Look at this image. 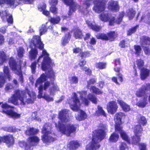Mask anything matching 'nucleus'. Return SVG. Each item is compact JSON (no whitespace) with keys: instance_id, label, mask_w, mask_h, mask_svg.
<instances>
[{"instance_id":"obj_1","label":"nucleus","mask_w":150,"mask_h":150,"mask_svg":"<svg viewBox=\"0 0 150 150\" xmlns=\"http://www.w3.org/2000/svg\"><path fill=\"white\" fill-rule=\"evenodd\" d=\"M36 98V95L33 91L29 90L27 88L25 91L17 90L15 91L14 94L8 99V102L15 105L20 104L23 105L26 103H32Z\"/></svg>"},{"instance_id":"obj_2","label":"nucleus","mask_w":150,"mask_h":150,"mask_svg":"<svg viewBox=\"0 0 150 150\" xmlns=\"http://www.w3.org/2000/svg\"><path fill=\"white\" fill-rule=\"evenodd\" d=\"M107 127V125L101 124L100 125V129L93 132L92 141L87 145L86 150H96L99 148L100 145L99 142L104 138Z\"/></svg>"},{"instance_id":"obj_3","label":"nucleus","mask_w":150,"mask_h":150,"mask_svg":"<svg viewBox=\"0 0 150 150\" xmlns=\"http://www.w3.org/2000/svg\"><path fill=\"white\" fill-rule=\"evenodd\" d=\"M42 69L46 71L48 78H49L51 80V83L49 81L45 82L43 86V89L45 90L49 87L50 88V94L54 95L56 91H59V88L57 84L54 83L53 82L55 79V74L52 70L51 66H41Z\"/></svg>"},{"instance_id":"obj_4","label":"nucleus","mask_w":150,"mask_h":150,"mask_svg":"<svg viewBox=\"0 0 150 150\" xmlns=\"http://www.w3.org/2000/svg\"><path fill=\"white\" fill-rule=\"evenodd\" d=\"M124 117V113L121 112L117 113L115 114L114 117L115 123V131L116 132H118L120 133L121 137L123 139L129 144L132 143L133 144L132 142L133 141L132 138V141H130L129 139L128 135L125 132L122 130V127L120 126L122 123L121 120Z\"/></svg>"},{"instance_id":"obj_5","label":"nucleus","mask_w":150,"mask_h":150,"mask_svg":"<svg viewBox=\"0 0 150 150\" xmlns=\"http://www.w3.org/2000/svg\"><path fill=\"white\" fill-rule=\"evenodd\" d=\"M47 77L44 74H42L40 77L36 81L35 86L36 87H38L39 90V94L38 96V98H43L47 101H52L53 100V99L52 97H50L48 95L45 94L44 96H42L43 90V82L47 79Z\"/></svg>"},{"instance_id":"obj_6","label":"nucleus","mask_w":150,"mask_h":150,"mask_svg":"<svg viewBox=\"0 0 150 150\" xmlns=\"http://www.w3.org/2000/svg\"><path fill=\"white\" fill-rule=\"evenodd\" d=\"M55 126L57 130L61 133L66 134L67 136L74 132L76 130L77 125L71 124L64 125L60 121L55 123Z\"/></svg>"},{"instance_id":"obj_7","label":"nucleus","mask_w":150,"mask_h":150,"mask_svg":"<svg viewBox=\"0 0 150 150\" xmlns=\"http://www.w3.org/2000/svg\"><path fill=\"white\" fill-rule=\"evenodd\" d=\"M51 127L50 124H46L42 129V133L44 134L42 136V141L47 144L54 142L56 139L53 137L52 135L51 132L50 131Z\"/></svg>"},{"instance_id":"obj_8","label":"nucleus","mask_w":150,"mask_h":150,"mask_svg":"<svg viewBox=\"0 0 150 150\" xmlns=\"http://www.w3.org/2000/svg\"><path fill=\"white\" fill-rule=\"evenodd\" d=\"M35 0H0V5L6 4L8 6L13 8H15L17 6L21 3L23 1L24 4H31Z\"/></svg>"},{"instance_id":"obj_9","label":"nucleus","mask_w":150,"mask_h":150,"mask_svg":"<svg viewBox=\"0 0 150 150\" xmlns=\"http://www.w3.org/2000/svg\"><path fill=\"white\" fill-rule=\"evenodd\" d=\"M118 36L117 32L115 31H110L106 34L102 33H99L96 35V38L98 39L103 40L113 41L115 40Z\"/></svg>"},{"instance_id":"obj_10","label":"nucleus","mask_w":150,"mask_h":150,"mask_svg":"<svg viewBox=\"0 0 150 150\" xmlns=\"http://www.w3.org/2000/svg\"><path fill=\"white\" fill-rule=\"evenodd\" d=\"M107 2L106 0H94L93 1V10L98 13L104 11L106 8Z\"/></svg>"},{"instance_id":"obj_11","label":"nucleus","mask_w":150,"mask_h":150,"mask_svg":"<svg viewBox=\"0 0 150 150\" xmlns=\"http://www.w3.org/2000/svg\"><path fill=\"white\" fill-rule=\"evenodd\" d=\"M3 108V112L11 117L13 118H17L20 117V114L14 112L13 107L8 105L6 103L3 104L2 105Z\"/></svg>"},{"instance_id":"obj_12","label":"nucleus","mask_w":150,"mask_h":150,"mask_svg":"<svg viewBox=\"0 0 150 150\" xmlns=\"http://www.w3.org/2000/svg\"><path fill=\"white\" fill-rule=\"evenodd\" d=\"M73 96L69 99V103L71 109L74 111H77L79 109L80 103L77 97L78 95L76 93L72 94Z\"/></svg>"},{"instance_id":"obj_13","label":"nucleus","mask_w":150,"mask_h":150,"mask_svg":"<svg viewBox=\"0 0 150 150\" xmlns=\"http://www.w3.org/2000/svg\"><path fill=\"white\" fill-rule=\"evenodd\" d=\"M72 116L70 113L69 110L64 109L59 112L58 118L62 122H66L70 121Z\"/></svg>"},{"instance_id":"obj_14","label":"nucleus","mask_w":150,"mask_h":150,"mask_svg":"<svg viewBox=\"0 0 150 150\" xmlns=\"http://www.w3.org/2000/svg\"><path fill=\"white\" fill-rule=\"evenodd\" d=\"M133 129L135 136L132 138V142L133 144L137 145L140 141V137L142 135V128L140 125H137L133 127Z\"/></svg>"},{"instance_id":"obj_15","label":"nucleus","mask_w":150,"mask_h":150,"mask_svg":"<svg viewBox=\"0 0 150 150\" xmlns=\"http://www.w3.org/2000/svg\"><path fill=\"white\" fill-rule=\"evenodd\" d=\"M42 52L41 54L39 57L38 61L43 56L46 55L44 57L41 63V66H53V64L52 63L51 59L49 57V54L47 53L46 50H42Z\"/></svg>"},{"instance_id":"obj_16","label":"nucleus","mask_w":150,"mask_h":150,"mask_svg":"<svg viewBox=\"0 0 150 150\" xmlns=\"http://www.w3.org/2000/svg\"><path fill=\"white\" fill-rule=\"evenodd\" d=\"M63 3L66 5L69 6L68 15L71 16L72 13L76 10V8L78 6V4L74 2V0H62Z\"/></svg>"},{"instance_id":"obj_17","label":"nucleus","mask_w":150,"mask_h":150,"mask_svg":"<svg viewBox=\"0 0 150 150\" xmlns=\"http://www.w3.org/2000/svg\"><path fill=\"white\" fill-rule=\"evenodd\" d=\"M107 8L110 11L117 12L119 11L120 7L118 1L112 0L108 2Z\"/></svg>"},{"instance_id":"obj_18","label":"nucleus","mask_w":150,"mask_h":150,"mask_svg":"<svg viewBox=\"0 0 150 150\" xmlns=\"http://www.w3.org/2000/svg\"><path fill=\"white\" fill-rule=\"evenodd\" d=\"M4 76L0 75V88L4 86L6 78H8L9 80L11 79V76L10 74L8 66H4Z\"/></svg>"},{"instance_id":"obj_19","label":"nucleus","mask_w":150,"mask_h":150,"mask_svg":"<svg viewBox=\"0 0 150 150\" xmlns=\"http://www.w3.org/2000/svg\"><path fill=\"white\" fill-rule=\"evenodd\" d=\"M117 108V103L115 101H111L107 105L108 112L112 114H113L116 112Z\"/></svg>"},{"instance_id":"obj_20","label":"nucleus","mask_w":150,"mask_h":150,"mask_svg":"<svg viewBox=\"0 0 150 150\" xmlns=\"http://www.w3.org/2000/svg\"><path fill=\"white\" fill-rule=\"evenodd\" d=\"M72 33L71 31H69L64 34L61 40V44L63 45L64 46L69 43L71 38Z\"/></svg>"},{"instance_id":"obj_21","label":"nucleus","mask_w":150,"mask_h":150,"mask_svg":"<svg viewBox=\"0 0 150 150\" xmlns=\"http://www.w3.org/2000/svg\"><path fill=\"white\" fill-rule=\"evenodd\" d=\"M142 66H137L139 69H140V76L142 79L144 80L149 76L150 71L149 70L143 68L142 69Z\"/></svg>"},{"instance_id":"obj_22","label":"nucleus","mask_w":150,"mask_h":150,"mask_svg":"<svg viewBox=\"0 0 150 150\" xmlns=\"http://www.w3.org/2000/svg\"><path fill=\"white\" fill-rule=\"evenodd\" d=\"M3 142L6 143L9 146L14 144V140L13 136L11 135H9L3 137Z\"/></svg>"},{"instance_id":"obj_23","label":"nucleus","mask_w":150,"mask_h":150,"mask_svg":"<svg viewBox=\"0 0 150 150\" xmlns=\"http://www.w3.org/2000/svg\"><path fill=\"white\" fill-rule=\"evenodd\" d=\"M12 70L16 74L20 76L19 80L22 83L23 81V79L22 74L21 66H10Z\"/></svg>"},{"instance_id":"obj_24","label":"nucleus","mask_w":150,"mask_h":150,"mask_svg":"<svg viewBox=\"0 0 150 150\" xmlns=\"http://www.w3.org/2000/svg\"><path fill=\"white\" fill-rule=\"evenodd\" d=\"M41 40L40 36L38 35H33L30 42V47H37L38 43Z\"/></svg>"},{"instance_id":"obj_25","label":"nucleus","mask_w":150,"mask_h":150,"mask_svg":"<svg viewBox=\"0 0 150 150\" xmlns=\"http://www.w3.org/2000/svg\"><path fill=\"white\" fill-rule=\"evenodd\" d=\"M77 93L79 94L80 99L83 103L86 105H88L89 101L86 98L87 92L86 91H81L78 92Z\"/></svg>"},{"instance_id":"obj_26","label":"nucleus","mask_w":150,"mask_h":150,"mask_svg":"<svg viewBox=\"0 0 150 150\" xmlns=\"http://www.w3.org/2000/svg\"><path fill=\"white\" fill-rule=\"evenodd\" d=\"M80 146V144L76 141H72L67 144V147L69 150H75Z\"/></svg>"},{"instance_id":"obj_27","label":"nucleus","mask_w":150,"mask_h":150,"mask_svg":"<svg viewBox=\"0 0 150 150\" xmlns=\"http://www.w3.org/2000/svg\"><path fill=\"white\" fill-rule=\"evenodd\" d=\"M86 24L90 29L96 32L99 31L102 28L100 26L97 25L96 24H93L90 21H87Z\"/></svg>"},{"instance_id":"obj_28","label":"nucleus","mask_w":150,"mask_h":150,"mask_svg":"<svg viewBox=\"0 0 150 150\" xmlns=\"http://www.w3.org/2000/svg\"><path fill=\"white\" fill-rule=\"evenodd\" d=\"M146 88L144 85H142L141 88L138 89L136 92L135 95L138 97H141L146 96Z\"/></svg>"},{"instance_id":"obj_29","label":"nucleus","mask_w":150,"mask_h":150,"mask_svg":"<svg viewBox=\"0 0 150 150\" xmlns=\"http://www.w3.org/2000/svg\"><path fill=\"white\" fill-rule=\"evenodd\" d=\"M74 36L76 39H81L83 36L82 31L79 28L74 29Z\"/></svg>"},{"instance_id":"obj_30","label":"nucleus","mask_w":150,"mask_h":150,"mask_svg":"<svg viewBox=\"0 0 150 150\" xmlns=\"http://www.w3.org/2000/svg\"><path fill=\"white\" fill-rule=\"evenodd\" d=\"M40 140L39 138L36 136L30 137L28 138V143H30L31 145L33 146L37 145L38 144Z\"/></svg>"},{"instance_id":"obj_31","label":"nucleus","mask_w":150,"mask_h":150,"mask_svg":"<svg viewBox=\"0 0 150 150\" xmlns=\"http://www.w3.org/2000/svg\"><path fill=\"white\" fill-rule=\"evenodd\" d=\"M117 102L124 111L126 112L130 110V108L129 105L125 103L123 101L119 99L118 100Z\"/></svg>"},{"instance_id":"obj_32","label":"nucleus","mask_w":150,"mask_h":150,"mask_svg":"<svg viewBox=\"0 0 150 150\" xmlns=\"http://www.w3.org/2000/svg\"><path fill=\"white\" fill-rule=\"evenodd\" d=\"M31 49L30 51V58L31 60L35 59L38 54V51L36 48H33V47H30Z\"/></svg>"},{"instance_id":"obj_33","label":"nucleus","mask_w":150,"mask_h":150,"mask_svg":"<svg viewBox=\"0 0 150 150\" xmlns=\"http://www.w3.org/2000/svg\"><path fill=\"white\" fill-rule=\"evenodd\" d=\"M8 58L6 53L3 51H0V65H2L4 63L6 62Z\"/></svg>"},{"instance_id":"obj_34","label":"nucleus","mask_w":150,"mask_h":150,"mask_svg":"<svg viewBox=\"0 0 150 150\" xmlns=\"http://www.w3.org/2000/svg\"><path fill=\"white\" fill-rule=\"evenodd\" d=\"M126 13V16L129 20H132L134 18L136 13L135 11L133 8H129Z\"/></svg>"},{"instance_id":"obj_35","label":"nucleus","mask_w":150,"mask_h":150,"mask_svg":"<svg viewBox=\"0 0 150 150\" xmlns=\"http://www.w3.org/2000/svg\"><path fill=\"white\" fill-rule=\"evenodd\" d=\"M87 117L86 113L83 110H80L77 116H76V119L78 120H84Z\"/></svg>"},{"instance_id":"obj_36","label":"nucleus","mask_w":150,"mask_h":150,"mask_svg":"<svg viewBox=\"0 0 150 150\" xmlns=\"http://www.w3.org/2000/svg\"><path fill=\"white\" fill-rule=\"evenodd\" d=\"M141 42L146 45H150V38L146 35L143 36L140 39Z\"/></svg>"},{"instance_id":"obj_37","label":"nucleus","mask_w":150,"mask_h":150,"mask_svg":"<svg viewBox=\"0 0 150 150\" xmlns=\"http://www.w3.org/2000/svg\"><path fill=\"white\" fill-rule=\"evenodd\" d=\"M38 130L33 128H28L25 133L27 135H34L37 133Z\"/></svg>"},{"instance_id":"obj_38","label":"nucleus","mask_w":150,"mask_h":150,"mask_svg":"<svg viewBox=\"0 0 150 150\" xmlns=\"http://www.w3.org/2000/svg\"><path fill=\"white\" fill-rule=\"evenodd\" d=\"M119 135L114 132L112 134L109 139V141L111 142H117L119 138Z\"/></svg>"},{"instance_id":"obj_39","label":"nucleus","mask_w":150,"mask_h":150,"mask_svg":"<svg viewBox=\"0 0 150 150\" xmlns=\"http://www.w3.org/2000/svg\"><path fill=\"white\" fill-rule=\"evenodd\" d=\"M148 103L147 97H144L143 99V101L138 102L136 105L138 106L141 108H144Z\"/></svg>"},{"instance_id":"obj_40","label":"nucleus","mask_w":150,"mask_h":150,"mask_svg":"<svg viewBox=\"0 0 150 150\" xmlns=\"http://www.w3.org/2000/svg\"><path fill=\"white\" fill-rule=\"evenodd\" d=\"M139 27V25L137 24L129 29L127 31V35L130 36L132 34L134 33L136 31L137 28Z\"/></svg>"},{"instance_id":"obj_41","label":"nucleus","mask_w":150,"mask_h":150,"mask_svg":"<svg viewBox=\"0 0 150 150\" xmlns=\"http://www.w3.org/2000/svg\"><path fill=\"white\" fill-rule=\"evenodd\" d=\"M125 15V13L124 11L120 12L118 17L116 20H115V23L117 24H120L122 22Z\"/></svg>"},{"instance_id":"obj_42","label":"nucleus","mask_w":150,"mask_h":150,"mask_svg":"<svg viewBox=\"0 0 150 150\" xmlns=\"http://www.w3.org/2000/svg\"><path fill=\"white\" fill-rule=\"evenodd\" d=\"M95 115L96 116L103 115L104 116H106L105 111L103 110L102 107L99 105L98 106V110L96 112Z\"/></svg>"},{"instance_id":"obj_43","label":"nucleus","mask_w":150,"mask_h":150,"mask_svg":"<svg viewBox=\"0 0 150 150\" xmlns=\"http://www.w3.org/2000/svg\"><path fill=\"white\" fill-rule=\"evenodd\" d=\"M61 19L59 16L56 17H51L49 20V21L53 24H58L60 22Z\"/></svg>"},{"instance_id":"obj_44","label":"nucleus","mask_w":150,"mask_h":150,"mask_svg":"<svg viewBox=\"0 0 150 150\" xmlns=\"http://www.w3.org/2000/svg\"><path fill=\"white\" fill-rule=\"evenodd\" d=\"M109 16L108 13H101L99 15V18L102 21L106 22L109 20Z\"/></svg>"},{"instance_id":"obj_45","label":"nucleus","mask_w":150,"mask_h":150,"mask_svg":"<svg viewBox=\"0 0 150 150\" xmlns=\"http://www.w3.org/2000/svg\"><path fill=\"white\" fill-rule=\"evenodd\" d=\"M47 28L44 24H42L39 29L40 35V36L43 35L47 31Z\"/></svg>"},{"instance_id":"obj_46","label":"nucleus","mask_w":150,"mask_h":150,"mask_svg":"<svg viewBox=\"0 0 150 150\" xmlns=\"http://www.w3.org/2000/svg\"><path fill=\"white\" fill-rule=\"evenodd\" d=\"M112 81L117 84H119L121 83L122 82L123 79L122 75L119 74V76L117 79L116 78L114 77L112 79Z\"/></svg>"},{"instance_id":"obj_47","label":"nucleus","mask_w":150,"mask_h":150,"mask_svg":"<svg viewBox=\"0 0 150 150\" xmlns=\"http://www.w3.org/2000/svg\"><path fill=\"white\" fill-rule=\"evenodd\" d=\"M88 99L94 104H96L97 102L96 97L92 94H89L87 96Z\"/></svg>"},{"instance_id":"obj_48","label":"nucleus","mask_w":150,"mask_h":150,"mask_svg":"<svg viewBox=\"0 0 150 150\" xmlns=\"http://www.w3.org/2000/svg\"><path fill=\"white\" fill-rule=\"evenodd\" d=\"M134 48L135 50V54L137 56H139L141 53L142 48L141 46L138 45H135L134 46Z\"/></svg>"},{"instance_id":"obj_49","label":"nucleus","mask_w":150,"mask_h":150,"mask_svg":"<svg viewBox=\"0 0 150 150\" xmlns=\"http://www.w3.org/2000/svg\"><path fill=\"white\" fill-rule=\"evenodd\" d=\"M90 89L91 92L96 94L99 95L102 94L103 93L98 88H96L94 86H92L90 88Z\"/></svg>"},{"instance_id":"obj_50","label":"nucleus","mask_w":150,"mask_h":150,"mask_svg":"<svg viewBox=\"0 0 150 150\" xmlns=\"http://www.w3.org/2000/svg\"><path fill=\"white\" fill-rule=\"evenodd\" d=\"M8 64L9 66H17L16 61L15 59L13 57L9 58L8 60Z\"/></svg>"},{"instance_id":"obj_51","label":"nucleus","mask_w":150,"mask_h":150,"mask_svg":"<svg viewBox=\"0 0 150 150\" xmlns=\"http://www.w3.org/2000/svg\"><path fill=\"white\" fill-rule=\"evenodd\" d=\"M90 53L88 51H85L84 52H80L79 54V56H80L82 58H86L89 57L90 56Z\"/></svg>"},{"instance_id":"obj_52","label":"nucleus","mask_w":150,"mask_h":150,"mask_svg":"<svg viewBox=\"0 0 150 150\" xmlns=\"http://www.w3.org/2000/svg\"><path fill=\"white\" fill-rule=\"evenodd\" d=\"M139 124L144 125L147 122L145 117L143 116H141L138 120Z\"/></svg>"},{"instance_id":"obj_53","label":"nucleus","mask_w":150,"mask_h":150,"mask_svg":"<svg viewBox=\"0 0 150 150\" xmlns=\"http://www.w3.org/2000/svg\"><path fill=\"white\" fill-rule=\"evenodd\" d=\"M56 6H51L50 8V11L54 14H56L57 13L58 9Z\"/></svg>"},{"instance_id":"obj_54","label":"nucleus","mask_w":150,"mask_h":150,"mask_svg":"<svg viewBox=\"0 0 150 150\" xmlns=\"http://www.w3.org/2000/svg\"><path fill=\"white\" fill-rule=\"evenodd\" d=\"M38 10L40 11H42L44 10H45L46 8V4L45 3H42L40 4L38 6Z\"/></svg>"},{"instance_id":"obj_55","label":"nucleus","mask_w":150,"mask_h":150,"mask_svg":"<svg viewBox=\"0 0 150 150\" xmlns=\"http://www.w3.org/2000/svg\"><path fill=\"white\" fill-rule=\"evenodd\" d=\"M120 150H128V148L126 144L124 142H121L119 146Z\"/></svg>"},{"instance_id":"obj_56","label":"nucleus","mask_w":150,"mask_h":150,"mask_svg":"<svg viewBox=\"0 0 150 150\" xmlns=\"http://www.w3.org/2000/svg\"><path fill=\"white\" fill-rule=\"evenodd\" d=\"M70 80L71 84H76L78 83V78L75 76L71 77Z\"/></svg>"},{"instance_id":"obj_57","label":"nucleus","mask_w":150,"mask_h":150,"mask_svg":"<svg viewBox=\"0 0 150 150\" xmlns=\"http://www.w3.org/2000/svg\"><path fill=\"white\" fill-rule=\"evenodd\" d=\"M109 22V25L113 26L115 23V17L114 16L111 17L110 18L109 17V20L108 21Z\"/></svg>"},{"instance_id":"obj_58","label":"nucleus","mask_w":150,"mask_h":150,"mask_svg":"<svg viewBox=\"0 0 150 150\" xmlns=\"http://www.w3.org/2000/svg\"><path fill=\"white\" fill-rule=\"evenodd\" d=\"M44 45L41 41H40L37 44V46L36 47L38 48L40 50H43L44 49Z\"/></svg>"},{"instance_id":"obj_59","label":"nucleus","mask_w":150,"mask_h":150,"mask_svg":"<svg viewBox=\"0 0 150 150\" xmlns=\"http://www.w3.org/2000/svg\"><path fill=\"white\" fill-rule=\"evenodd\" d=\"M33 146H34L31 145L30 143H28V141L27 143H26L25 146V150H32L33 149Z\"/></svg>"},{"instance_id":"obj_60","label":"nucleus","mask_w":150,"mask_h":150,"mask_svg":"<svg viewBox=\"0 0 150 150\" xmlns=\"http://www.w3.org/2000/svg\"><path fill=\"white\" fill-rule=\"evenodd\" d=\"M37 112H33L32 115V119L33 120H36L38 121H41V119L39 117L37 116Z\"/></svg>"},{"instance_id":"obj_61","label":"nucleus","mask_w":150,"mask_h":150,"mask_svg":"<svg viewBox=\"0 0 150 150\" xmlns=\"http://www.w3.org/2000/svg\"><path fill=\"white\" fill-rule=\"evenodd\" d=\"M96 40L94 37H92L90 40L89 43L91 45H95L96 43Z\"/></svg>"},{"instance_id":"obj_62","label":"nucleus","mask_w":150,"mask_h":150,"mask_svg":"<svg viewBox=\"0 0 150 150\" xmlns=\"http://www.w3.org/2000/svg\"><path fill=\"white\" fill-rule=\"evenodd\" d=\"M24 50L23 48H21L19 49L18 51L17 54L19 57H22L23 56Z\"/></svg>"},{"instance_id":"obj_63","label":"nucleus","mask_w":150,"mask_h":150,"mask_svg":"<svg viewBox=\"0 0 150 150\" xmlns=\"http://www.w3.org/2000/svg\"><path fill=\"white\" fill-rule=\"evenodd\" d=\"M7 26H2L0 28V33L4 34L7 31Z\"/></svg>"},{"instance_id":"obj_64","label":"nucleus","mask_w":150,"mask_h":150,"mask_svg":"<svg viewBox=\"0 0 150 150\" xmlns=\"http://www.w3.org/2000/svg\"><path fill=\"white\" fill-rule=\"evenodd\" d=\"M139 148L140 150H146V145L143 143L139 144Z\"/></svg>"}]
</instances>
